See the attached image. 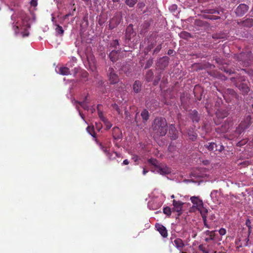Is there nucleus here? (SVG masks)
Here are the masks:
<instances>
[{
	"mask_svg": "<svg viewBox=\"0 0 253 253\" xmlns=\"http://www.w3.org/2000/svg\"><path fill=\"white\" fill-rule=\"evenodd\" d=\"M11 19L13 21V28L15 34H20L23 37L28 36V29L30 27L28 16L21 12L17 15H12Z\"/></svg>",
	"mask_w": 253,
	"mask_h": 253,
	"instance_id": "1",
	"label": "nucleus"
},
{
	"mask_svg": "<svg viewBox=\"0 0 253 253\" xmlns=\"http://www.w3.org/2000/svg\"><path fill=\"white\" fill-rule=\"evenodd\" d=\"M151 195L153 200L148 202V207L150 210H155L161 207L166 197L158 190H154Z\"/></svg>",
	"mask_w": 253,
	"mask_h": 253,
	"instance_id": "2",
	"label": "nucleus"
},
{
	"mask_svg": "<svg viewBox=\"0 0 253 253\" xmlns=\"http://www.w3.org/2000/svg\"><path fill=\"white\" fill-rule=\"evenodd\" d=\"M153 130L158 135L165 136L168 130L167 123L165 118H156L153 125Z\"/></svg>",
	"mask_w": 253,
	"mask_h": 253,
	"instance_id": "3",
	"label": "nucleus"
},
{
	"mask_svg": "<svg viewBox=\"0 0 253 253\" xmlns=\"http://www.w3.org/2000/svg\"><path fill=\"white\" fill-rule=\"evenodd\" d=\"M235 57L243 66H248L251 63L253 64V56L252 55L251 52L247 53H240L235 55Z\"/></svg>",
	"mask_w": 253,
	"mask_h": 253,
	"instance_id": "4",
	"label": "nucleus"
},
{
	"mask_svg": "<svg viewBox=\"0 0 253 253\" xmlns=\"http://www.w3.org/2000/svg\"><path fill=\"white\" fill-rule=\"evenodd\" d=\"M149 162L151 164L153 165L154 166V168L152 169V171L158 173L160 174H166L169 173L170 172V169L168 168V167L166 166L163 165H158L157 166V161L155 159H150Z\"/></svg>",
	"mask_w": 253,
	"mask_h": 253,
	"instance_id": "5",
	"label": "nucleus"
},
{
	"mask_svg": "<svg viewBox=\"0 0 253 253\" xmlns=\"http://www.w3.org/2000/svg\"><path fill=\"white\" fill-rule=\"evenodd\" d=\"M99 147L110 160H113L117 157H121V155L116 152H110L108 146H105L102 143H99Z\"/></svg>",
	"mask_w": 253,
	"mask_h": 253,
	"instance_id": "6",
	"label": "nucleus"
},
{
	"mask_svg": "<svg viewBox=\"0 0 253 253\" xmlns=\"http://www.w3.org/2000/svg\"><path fill=\"white\" fill-rule=\"evenodd\" d=\"M231 81L232 82H235V85L236 86L238 87V88L243 92V93H247L249 90L250 88L247 85V84L243 83H240V81H245V79L242 78L241 79H237V80H236L235 78H232L231 79Z\"/></svg>",
	"mask_w": 253,
	"mask_h": 253,
	"instance_id": "7",
	"label": "nucleus"
},
{
	"mask_svg": "<svg viewBox=\"0 0 253 253\" xmlns=\"http://www.w3.org/2000/svg\"><path fill=\"white\" fill-rule=\"evenodd\" d=\"M251 117L248 116L245 120L242 121L236 129V132L238 134H241L245 129L247 128L251 125Z\"/></svg>",
	"mask_w": 253,
	"mask_h": 253,
	"instance_id": "8",
	"label": "nucleus"
},
{
	"mask_svg": "<svg viewBox=\"0 0 253 253\" xmlns=\"http://www.w3.org/2000/svg\"><path fill=\"white\" fill-rule=\"evenodd\" d=\"M107 76L110 84H115L118 83L119 81V77L113 68L109 67L108 68L107 70Z\"/></svg>",
	"mask_w": 253,
	"mask_h": 253,
	"instance_id": "9",
	"label": "nucleus"
},
{
	"mask_svg": "<svg viewBox=\"0 0 253 253\" xmlns=\"http://www.w3.org/2000/svg\"><path fill=\"white\" fill-rule=\"evenodd\" d=\"M249 9V7L245 4H240L236 8L235 13L239 16H243Z\"/></svg>",
	"mask_w": 253,
	"mask_h": 253,
	"instance_id": "10",
	"label": "nucleus"
},
{
	"mask_svg": "<svg viewBox=\"0 0 253 253\" xmlns=\"http://www.w3.org/2000/svg\"><path fill=\"white\" fill-rule=\"evenodd\" d=\"M183 203L179 201H176L173 200L172 201L173 208L172 211H176L179 212V215L181 213V211L182 209Z\"/></svg>",
	"mask_w": 253,
	"mask_h": 253,
	"instance_id": "11",
	"label": "nucleus"
},
{
	"mask_svg": "<svg viewBox=\"0 0 253 253\" xmlns=\"http://www.w3.org/2000/svg\"><path fill=\"white\" fill-rule=\"evenodd\" d=\"M57 73L62 75H68L70 74L69 69L67 67L57 66L55 68Z\"/></svg>",
	"mask_w": 253,
	"mask_h": 253,
	"instance_id": "12",
	"label": "nucleus"
},
{
	"mask_svg": "<svg viewBox=\"0 0 253 253\" xmlns=\"http://www.w3.org/2000/svg\"><path fill=\"white\" fill-rule=\"evenodd\" d=\"M155 227L163 237L166 238L168 236L167 230L163 225L157 223L155 225Z\"/></svg>",
	"mask_w": 253,
	"mask_h": 253,
	"instance_id": "13",
	"label": "nucleus"
},
{
	"mask_svg": "<svg viewBox=\"0 0 253 253\" xmlns=\"http://www.w3.org/2000/svg\"><path fill=\"white\" fill-rule=\"evenodd\" d=\"M190 200L191 202L193 204L194 207H196L197 209L199 208H201L202 206H203V201L199 199L197 197H191Z\"/></svg>",
	"mask_w": 253,
	"mask_h": 253,
	"instance_id": "14",
	"label": "nucleus"
},
{
	"mask_svg": "<svg viewBox=\"0 0 253 253\" xmlns=\"http://www.w3.org/2000/svg\"><path fill=\"white\" fill-rule=\"evenodd\" d=\"M215 231H210L207 230L204 232V234L207 236L206 237L205 241L206 242H209L210 241H213L215 239Z\"/></svg>",
	"mask_w": 253,
	"mask_h": 253,
	"instance_id": "15",
	"label": "nucleus"
},
{
	"mask_svg": "<svg viewBox=\"0 0 253 253\" xmlns=\"http://www.w3.org/2000/svg\"><path fill=\"white\" fill-rule=\"evenodd\" d=\"M169 133L172 139L175 140L178 137L177 131L176 130L175 126L173 125H171L169 126Z\"/></svg>",
	"mask_w": 253,
	"mask_h": 253,
	"instance_id": "16",
	"label": "nucleus"
},
{
	"mask_svg": "<svg viewBox=\"0 0 253 253\" xmlns=\"http://www.w3.org/2000/svg\"><path fill=\"white\" fill-rule=\"evenodd\" d=\"M210 196L212 201L215 203H217L218 202L220 193L218 190H214L211 191Z\"/></svg>",
	"mask_w": 253,
	"mask_h": 253,
	"instance_id": "17",
	"label": "nucleus"
},
{
	"mask_svg": "<svg viewBox=\"0 0 253 253\" xmlns=\"http://www.w3.org/2000/svg\"><path fill=\"white\" fill-rule=\"evenodd\" d=\"M119 56V50H113L109 54L110 59L113 62L116 61L118 59Z\"/></svg>",
	"mask_w": 253,
	"mask_h": 253,
	"instance_id": "18",
	"label": "nucleus"
},
{
	"mask_svg": "<svg viewBox=\"0 0 253 253\" xmlns=\"http://www.w3.org/2000/svg\"><path fill=\"white\" fill-rule=\"evenodd\" d=\"M173 245L176 248L178 249L180 251H181L182 248L184 246L182 240L179 238H177L174 240Z\"/></svg>",
	"mask_w": 253,
	"mask_h": 253,
	"instance_id": "19",
	"label": "nucleus"
},
{
	"mask_svg": "<svg viewBox=\"0 0 253 253\" xmlns=\"http://www.w3.org/2000/svg\"><path fill=\"white\" fill-rule=\"evenodd\" d=\"M77 103L79 104H80L84 110H88L89 107L88 106V99H87V95L86 96L84 100L82 102H77Z\"/></svg>",
	"mask_w": 253,
	"mask_h": 253,
	"instance_id": "20",
	"label": "nucleus"
},
{
	"mask_svg": "<svg viewBox=\"0 0 253 253\" xmlns=\"http://www.w3.org/2000/svg\"><path fill=\"white\" fill-rule=\"evenodd\" d=\"M169 58L168 57H163L159 61V64L162 65L161 68H164L168 65Z\"/></svg>",
	"mask_w": 253,
	"mask_h": 253,
	"instance_id": "21",
	"label": "nucleus"
},
{
	"mask_svg": "<svg viewBox=\"0 0 253 253\" xmlns=\"http://www.w3.org/2000/svg\"><path fill=\"white\" fill-rule=\"evenodd\" d=\"M141 83L138 81H135L133 86L134 91L136 93L139 92L141 90Z\"/></svg>",
	"mask_w": 253,
	"mask_h": 253,
	"instance_id": "22",
	"label": "nucleus"
},
{
	"mask_svg": "<svg viewBox=\"0 0 253 253\" xmlns=\"http://www.w3.org/2000/svg\"><path fill=\"white\" fill-rule=\"evenodd\" d=\"M113 130V135L115 139H119L120 138L119 133L120 132V130L118 127H114L112 129Z\"/></svg>",
	"mask_w": 253,
	"mask_h": 253,
	"instance_id": "23",
	"label": "nucleus"
},
{
	"mask_svg": "<svg viewBox=\"0 0 253 253\" xmlns=\"http://www.w3.org/2000/svg\"><path fill=\"white\" fill-rule=\"evenodd\" d=\"M201 213L202 216V218H206V214L208 212V210L206 208H204L203 206L201 208H199L197 209Z\"/></svg>",
	"mask_w": 253,
	"mask_h": 253,
	"instance_id": "24",
	"label": "nucleus"
},
{
	"mask_svg": "<svg viewBox=\"0 0 253 253\" xmlns=\"http://www.w3.org/2000/svg\"><path fill=\"white\" fill-rule=\"evenodd\" d=\"M56 28H55V31L56 34H57L59 35L62 36L64 33V30L61 26H60L59 25L56 24Z\"/></svg>",
	"mask_w": 253,
	"mask_h": 253,
	"instance_id": "25",
	"label": "nucleus"
},
{
	"mask_svg": "<svg viewBox=\"0 0 253 253\" xmlns=\"http://www.w3.org/2000/svg\"><path fill=\"white\" fill-rule=\"evenodd\" d=\"M141 116L144 122L147 121L149 119V113L146 110H144L142 111Z\"/></svg>",
	"mask_w": 253,
	"mask_h": 253,
	"instance_id": "26",
	"label": "nucleus"
},
{
	"mask_svg": "<svg viewBox=\"0 0 253 253\" xmlns=\"http://www.w3.org/2000/svg\"><path fill=\"white\" fill-rule=\"evenodd\" d=\"M137 2V0H126V3L128 6L133 7Z\"/></svg>",
	"mask_w": 253,
	"mask_h": 253,
	"instance_id": "27",
	"label": "nucleus"
},
{
	"mask_svg": "<svg viewBox=\"0 0 253 253\" xmlns=\"http://www.w3.org/2000/svg\"><path fill=\"white\" fill-rule=\"evenodd\" d=\"M100 105H97L98 115L100 119L103 122L106 118L104 116L103 112L99 109Z\"/></svg>",
	"mask_w": 253,
	"mask_h": 253,
	"instance_id": "28",
	"label": "nucleus"
},
{
	"mask_svg": "<svg viewBox=\"0 0 253 253\" xmlns=\"http://www.w3.org/2000/svg\"><path fill=\"white\" fill-rule=\"evenodd\" d=\"M103 122L104 125L105 126L106 128L107 129H110L112 126V124L109 121V120L107 119H106L105 120H104Z\"/></svg>",
	"mask_w": 253,
	"mask_h": 253,
	"instance_id": "29",
	"label": "nucleus"
},
{
	"mask_svg": "<svg viewBox=\"0 0 253 253\" xmlns=\"http://www.w3.org/2000/svg\"><path fill=\"white\" fill-rule=\"evenodd\" d=\"M163 212L165 214L170 216L171 213V209L169 207H165L163 209Z\"/></svg>",
	"mask_w": 253,
	"mask_h": 253,
	"instance_id": "30",
	"label": "nucleus"
},
{
	"mask_svg": "<svg viewBox=\"0 0 253 253\" xmlns=\"http://www.w3.org/2000/svg\"><path fill=\"white\" fill-rule=\"evenodd\" d=\"M217 146H216V144L214 143H209L206 146V147H207V148L210 150V151H213L215 147H216Z\"/></svg>",
	"mask_w": 253,
	"mask_h": 253,
	"instance_id": "31",
	"label": "nucleus"
},
{
	"mask_svg": "<svg viewBox=\"0 0 253 253\" xmlns=\"http://www.w3.org/2000/svg\"><path fill=\"white\" fill-rule=\"evenodd\" d=\"M227 94H229L232 97H236L237 94L235 91L232 89H228L226 91Z\"/></svg>",
	"mask_w": 253,
	"mask_h": 253,
	"instance_id": "32",
	"label": "nucleus"
},
{
	"mask_svg": "<svg viewBox=\"0 0 253 253\" xmlns=\"http://www.w3.org/2000/svg\"><path fill=\"white\" fill-rule=\"evenodd\" d=\"M87 132L93 137H95V133L94 132L93 128L90 126H88L86 128Z\"/></svg>",
	"mask_w": 253,
	"mask_h": 253,
	"instance_id": "33",
	"label": "nucleus"
},
{
	"mask_svg": "<svg viewBox=\"0 0 253 253\" xmlns=\"http://www.w3.org/2000/svg\"><path fill=\"white\" fill-rule=\"evenodd\" d=\"M119 45V42L118 40H114L111 43V46L114 47L115 48L117 49V46Z\"/></svg>",
	"mask_w": 253,
	"mask_h": 253,
	"instance_id": "34",
	"label": "nucleus"
},
{
	"mask_svg": "<svg viewBox=\"0 0 253 253\" xmlns=\"http://www.w3.org/2000/svg\"><path fill=\"white\" fill-rule=\"evenodd\" d=\"M194 116L193 117L192 119L193 122H198L199 121V118L198 116V112L194 111Z\"/></svg>",
	"mask_w": 253,
	"mask_h": 253,
	"instance_id": "35",
	"label": "nucleus"
},
{
	"mask_svg": "<svg viewBox=\"0 0 253 253\" xmlns=\"http://www.w3.org/2000/svg\"><path fill=\"white\" fill-rule=\"evenodd\" d=\"M246 225L248 227L249 232L250 233L252 229L251 221L249 219H248L246 221Z\"/></svg>",
	"mask_w": 253,
	"mask_h": 253,
	"instance_id": "36",
	"label": "nucleus"
},
{
	"mask_svg": "<svg viewBox=\"0 0 253 253\" xmlns=\"http://www.w3.org/2000/svg\"><path fill=\"white\" fill-rule=\"evenodd\" d=\"M112 107L114 110H116L118 112V114H121V110L116 104L115 103L112 104Z\"/></svg>",
	"mask_w": 253,
	"mask_h": 253,
	"instance_id": "37",
	"label": "nucleus"
},
{
	"mask_svg": "<svg viewBox=\"0 0 253 253\" xmlns=\"http://www.w3.org/2000/svg\"><path fill=\"white\" fill-rule=\"evenodd\" d=\"M208 13L211 14H220V11L215 9H209L208 10Z\"/></svg>",
	"mask_w": 253,
	"mask_h": 253,
	"instance_id": "38",
	"label": "nucleus"
},
{
	"mask_svg": "<svg viewBox=\"0 0 253 253\" xmlns=\"http://www.w3.org/2000/svg\"><path fill=\"white\" fill-rule=\"evenodd\" d=\"M218 232H219V234L221 236L224 235L226 233V230L224 228H222L220 229L219 230Z\"/></svg>",
	"mask_w": 253,
	"mask_h": 253,
	"instance_id": "39",
	"label": "nucleus"
},
{
	"mask_svg": "<svg viewBox=\"0 0 253 253\" xmlns=\"http://www.w3.org/2000/svg\"><path fill=\"white\" fill-rule=\"evenodd\" d=\"M30 4L31 6L36 7L38 4V0H31Z\"/></svg>",
	"mask_w": 253,
	"mask_h": 253,
	"instance_id": "40",
	"label": "nucleus"
},
{
	"mask_svg": "<svg viewBox=\"0 0 253 253\" xmlns=\"http://www.w3.org/2000/svg\"><path fill=\"white\" fill-rule=\"evenodd\" d=\"M208 18L209 19H213V20H217V19H220V17L219 16H213V15H209V16H208Z\"/></svg>",
	"mask_w": 253,
	"mask_h": 253,
	"instance_id": "41",
	"label": "nucleus"
},
{
	"mask_svg": "<svg viewBox=\"0 0 253 253\" xmlns=\"http://www.w3.org/2000/svg\"><path fill=\"white\" fill-rule=\"evenodd\" d=\"M177 5H175V4H172L170 6H169V9L170 10V11H175L176 9H177Z\"/></svg>",
	"mask_w": 253,
	"mask_h": 253,
	"instance_id": "42",
	"label": "nucleus"
},
{
	"mask_svg": "<svg viewBox=\"0 0 253 253\" xmlns=\"http://www.w3.org/2000/svg\"><path fill=\"white\" fill-rule=\"evenodd\" d=\"M153 62H152V59H149L147 61V63H146V68H149L150 67L152 64Z\"/></svg>",
	"mask_w": 253,
	"mask_h": 253,
	"instance_id": "43",
	"label": "nucleus"
},
{
	"mask_svg": "<svg viewBox=\"0 0 253 253\" xmlns=\"http://www.w3.org/2000/svg\"><path fill=\"white\" fill-rule=\"evenodd\" d=\"M203 222H204V224L205 226H206L208 228H210L211 226L209 224H208V223L207 222V218L203 219Z\"/></svg>",
	"mask_w": 253,
	"mask_h": 253,
	"instance_id": "44",
	"label": "nucleus"
},
{
	"mask_svg": "<svg viewBox=\"0 0 253 253\" xmlns=\"http://www.w3.org/2000/svg\"><path fill=\"white\" fill-rule=\"evenodd\" d=\"M161 48H162V46H161V44L158 45L157 46V47L155 49L154 52H159L160 50V49H161Z\"/></svg>",
	"mask_w": 253,
	"mask_h": 253,
	"instance_id": "45",
	"label": "nucleus"
},
{
	"mask_svg": "<svg viewBox=\"0 0 253 253\" xmlns=\"http://www.w3.org/2000/svg\"><path fill=\"white\" fill-rule=\"evenodd\" d=\"M76 107H77V110H78L79 112V115L81 117V118L84 120V115L81 113L80 111L79 110V108L77 106V105H76Z\"/></svg>",
	"mask_w": 253,
	"mask_h": 253,
	"instance_id": "46",
	"label": "nucleus"
},
{
	"mask_svg": "<svg viewBox=\"0 0 253 253\" xmlns=\"http://www.w3.org/2000/svg\"><path fill=\"white\" fill-rule=\"evenodd\" d=\"M96 127L99 131L102 128V126L100 125H98L97 123L95 124Z\"/></svg>",
	"mask_w": 253,
	"mask_h": 253,
	"instance_id": "47",
	"label": "nucleus"
},
{
	"mask_svg": "<svg viewBox=\"0 0 253 253\" xmlns=\"http://www.w3.org/2000/svg\"><path fill=\"white\" fill-rule=\"evenodd\" d=\"M52 22H53V25L55 26V24H57L56 21L55 20V18L53 16V14H52Z\"/></svg>",
	"mask_w": 253,
	"mask_h": 253,
	"instance_id": "48",
	"label": "nucleus"
},
{
	"mask_svg": "<svg viewBox=\"0 0 253 253\" xmlns=\"http://www.w3.org/2000/svg\"><path fill=\"white\" fill-rule=\"evenodd\" d=\"M132 159L134 160V161L136 162L138 159V157L136 155H134L132 156Z\"/></svg>",
	"mask_w": 253,
	"mask_h": 253,
	"instance_id": "49",
	"label": "nucleus"
},
{
	"mask_svg": "<svg viewBox=\"0 0 253 253\" xmlns=\"http://www.w3.org/2000/svg\"><path fill=\"white\" fill-rule=\"evenodd\" d=\"M129 164V161L128 160L126 159L123 161V164L124 165H126Z\"/></svg>",
	"mask_w": 253,
	"mask_h": 253,
	"instance_id": "50",
	"label": "nucleus"
},
{
	"mask_svg": "<svg viewBox=\"0 0 253 253\" xmlns=\"http://www.w3.org/2000/svg\"><path fill=\"white\" fill-rule=\"evenodd\" d=\"M219 111H218V112L217 113V116H218L219 117H221V118H225V117H226V116H227L226 114H224V115H223L220 116V115H219V114H218V113H219Z\"/></svg>",
	"mask_w": 253,
	"mask_h": 253,
	"instance_id": "51",
	"label": "nucleus"
},
{
	"mask_svg": "<svg viewBox=\"0 0 253 253\" xmlns=\"http://www.w3.org/2000/svg\"><path fill=\"white\" fill-rule=\"evenodd\" d=\"M213 38H216V39H221V38H223L222 37H221V36H217V35H213L212 36Z\"/></svg>",
	"mask_w": 253,
	"mask_h": 253,
	"instance_id": "52",
	"label": "nucleus"
},
{
	"mask_svg": "<svg viewBox=\"0 0 253 253\" xmlns=\"http://www.w3.org/2000/svg\"><path fill=\"white\" fill-rule=\"evenodd\" d=\"M71 15V14L70 13H68V14H66L63 17V19L64 20L66 19V18H67L68 17H69V16Z\"/></svg>",
	"mask_w": 253,
	"mask_h": 253,
	"instance_id": "53",
	"label": "nucleus"
},
{
	"mask_svg": "<svg viewBox=\"0 0 253 253\" xmlns=\"http://www.w3.org/2000/svg\"><path fill=\"white\" fill-rule=\"evenodd\" d=\"M95 109L94 107H92L90 108V111L91 112V113H93L95 112Z\"/></svg>",
	"mask_w": 253,
	"mask_h": 253,
	"instance_id": "54",
	"label": "nucleus"
},
{
	"mask_svg": "<svg viewBox=\"0 0 253 253\" xmlns=\"http://www.w3.org/2000/svg\"><path fill=\"white\" fill-rule=\"evenodd\" d=\"M196 138V136L195 134H192L191 137V139H192L193 140L195 139Z\"/></svg>",
	"mask_w": 253,
	"mask_h": 253,
	"instance_id": "55",
	"label": "nucleus"
},
{
	"mask_svg": "<svg viewBox=\"0 0 253 253\" xmlns=\"http://www.w3.org/2000/svg\"><path fill=\"white\" fill-rule=\"evenodd\" d=\"M125 115L126 116V118H127V117L129 116V113L127 111H125Z\"/></svg>",
	"mask_w": 253,
	"mask_h": 253,
	"instance_id": "56",
	"label": "nucleus"
},
{
	"mask_svg": "<svg viewBox=\"0 0 253 253\" xmlns=\"http://www.w3.org/2000/svg\"><path fill=\"white\" fill-rule=\"evenodd\" d=\"M148 172V170H146L145 169H144L143 170V174L144 175H145L146 173Z\"/></svg>",
	"mask_w": 253,
	"mask_h": 253,
	"instance_id": "57",
	"label": "nucleus"
},
{
	"mask_svg": "<svg viewBox=\"0 0 253 253\" xmlns=\"http://www.w3.org/2000/svg\"><path fill=\"white\" fill-rule=\"evenodd\" d=\"M172 147H173V146H172V145H170V146H169V151H171V150L172 149Z\"/></svg>",
	"mask_w": 253,
	"mask_h": 253,
	"instance_id": "58",
	"label": "nucleus"
},
{
	"mask_svg": "<svg viewBox=\"0 0 253 253\" xmlns=\"http://www.w3.org/2000/svg\"><path fill=\"white\" fill-rule=\"evenodd\" d=\"M223 149V146L222 145H220V149H219V150L220 151H221Z\"/></svg>",
	"mask_w": 253,
	"mask_h": 253,
	"instance_id": "59",
	"label": "nucleus"
},
{
	"mask_svg": "<svg viewBox=\"0 0 253 253\" xmlns=\"http://www.w3.org/2000/svg\"><path fill=\"white\" fill-rule=\"evenodd\" d=\"M249 22H251V24L250 25V26H253V24H252V21L251 20H249L248 21Z\"/></svg>",
	"mask_w": 253,
	"mask_h": 253,
	"instance_id": "60",
	"label": "nucleus"
},
{
	"mask_svg": "<svg viewBox=\"0 0 253 253\" xmlns=\"http://www.w3.org/2000/svg\"><path fill=\"white\" fill-rule=\"evenodd\" d=\"M171 198L173 199L174 198V195H172L171 196H170Z\"/></svg>",
	"mask_w": 253,
	"mask_h": 253,
	"instance_id": "61",
	"label": "nucleus"
},
{
	"mask_svg": "<svg viewBox=\"0 0 253 253\" xmlns=\"http://www.w3.org/2000/svg\"><path fill=\"white\" fill-rule=\"evenodd\" d=\"M114 2H118L119 0H112Z\"/></svg>",
	"mask_w": 253,
	"mask_h": 253,
	"instance_id": "62",
	"label": "nucleus"
},
{
	"mask_svg": "<svg viewBox=\"0 0 253 253\" xmlns=\"http://www.w3.org/2000/svg\"><path fill=\"white\" fill-rule=\"evenodd\" d=\"M242 72L243 73V72H245V70L244 69H242Z\"/></svg>",
	"mask_w": 253,
	"mask_h": 253,
	"instance_id": "63",
	"label": "nucleus"
},
{
	"mask_svg": "<svg viewBox=\"0 0 253 253\" xmlns=\"http://www.w3.org/2000/svg\"><path fill=\"white\" fill-rule=\"evenodd\" d=\"M150 73L151 75H152V72H150Z\"/></svg>",
	"mask_w": 253,
	"mask_h": 253,
	"instance_id": "64",
	"label": "nucleus"
}]
</instances>
